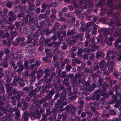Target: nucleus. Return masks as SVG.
Wrapping results in <instances>:
<instances>
[{
	"mask_svg": "<svg viewBox=\"0 0 121 121\" xmlns=\"http://www.w3.org/2000/svg\"><path fill=\"white\" fill-rule=\"evenodd\" d=\"M99 36L100 37L102 38L104 36L106 37L107 34H111L112 33V31L111 29H109L108 30L104 29V30H99Z\"/></svg>",
	"mask_w": 121,
	"mask_h": 121,
	"instance_id": "f257e3e1",
	"label": "nucleus"
},
{
	"mask_svg": "<svg viewBox=\"0 0 121 121\" xmlns=\"http://www.w3.org/2000/svg\"><path fill=\"white\" fill-rule=\"evenodd\" d=\"M8 14L9 17L8 18V21L9 22L12 23L13 21L14 20L16 19V16L13 11H9L8 13Z\"/></svg>",
	"mask_w": 121,
	"mask_h": 121,
	"instance_id": "f03ea898",
	"label": "nucleus"
},
{
	"mask_svg": "<svg viewBox=\"0 0 121 121\" xmlns=\"http://www.w3.org/2000/svg\"><path fill=\"white\" fill-rule=\"evenodd\" d=\"M113 57H114L112 56V60H111V61L108 62L107 64V65L108 66V70L110 71H112L114 66L113 62L115 61L114 60V58Z\"/></svg>",
	"mask_w": 121,
	"mask_h": 121,
	"instance_id": "7ed1b4c3",
	"label": "nucleus"
},
{
	"mask_svg": "<svg viewBox=\"0 0 121 121\" xmlns=\"http://www.w3.org/2000/svg\"><path fill=\"white\" fill-rule=\"evenodd\" d=\"M21 80L19 78L18 76H16L15 77V78L13 82V84L14 85H17V82H18L19 85H20L21 86H23L24 85V84H22L20 82Z\"/></svg>",
	"mask_w": 121,
	"mask_h": 121,
	"instance_id": "20e7f679",
	"label": "nucleus"
},
{
	"mask_svg": "<svg viewBox=\"0 0 121 121\" xmlns=\"http://www.w3.org/2000/svg\"><path fill=\"white\" fill-rule=\"evenodd\" d=\"M75 30L74 29H72L71 30L68 31L67 33V36L71 39L75 38Z\"/></svg>",
	"mask_w": 121,
	"mask_h": 121,
	"instance_id": "39448f33",
	"label": "nucleus"
},
{
	"mask_svg": "<svg viewBox=\"0 0 121 121\" xmlns=\"http://www.w3.org/2000/svg\"><path fill=\"white\" fill-rule=\"evenodd\" d=\"M58 43H56V44L52 47V49L55 55H57L60 53V51L58 49Z\"/></svg>",
	"mask_w": 121,
	"mask_h": 121,
	"instance_id": "423d86ee",
	"label": "nucleus"
},
{
	"mask_svg": "<svg viewBox=\"0 0 121 121\" xmlns=\"http://www.w3.org/2000/svg\"><path fill=\"white\" fill-rule=\"evenodd\" d=\"M5 87L7 90V92L8 93H9V95L11 96L12 95L11 92V89L12 88L11 86H10V84H6L5 85Z\"/></svg>",
	"mask_w": 121,
	"mask_h": 121,
	"instance_id": "0eeeda50",
	"label": "nucleus"
},
{
	"mask_svg": "<svg viewBox=\"0 0 121 121\" xmlns=\"http://www.w3.org/2000/svg\"><path fill=\"white\" fill-rule=\"evenodd\" d=\"M44 73L45 75L43 77V79L44 80H46L47 78L49 76L50 72L49 69H47L44 71Z\"/></svg>",
	"mask_w": 121,
	"mask_h": 121,
	"instance_id": "6e6552de",
	"label": "nucleus"
},
{
	"mask_svg": "<svg viewBox=\"0 0 121 121\" xmlns=\"http://www.w3.org/2000/svg\"><path fill=\"white\" fill-rule=\"evenodd\" d=\"M83 2V0H78V2L77 4L75 2L74 3V5L75 8H81V7H79V6H80L82 4Z\"/></svg>",
	"mask_w": 121,
	"mask_h": 121,
	"instance_id": "1a4fd4ad",
	"label": "nucleus"
},
{
	"mask_svg": "<svg viewBox=\"0 0 121 121\" xmlns=\"http://www.w3.org/2000/svg\"><path fill=\"white\" fill-rule=\"evenodd\" d=\"M15 25L16 26V28L17 29L18 28L20 29H21V26H25V24H24V23H22V22H17L15 23Z\"/></svg>",
	"mask_w": 121,
	"mask_h": 121,
	"instance_id": "9d476101",
	"label": "nucleus"
},
{
	"mask_svg": "<svg viewBox=\"0 0 121 121\" xmlns=\"http://www.w3.org/2000/svg\"><path fill=\"white\" fill-rule=\"evenodd\" d=\"M96 105V103L95 102L93 103L92 102H90L89 104L90 108H91V110L92 111H95V105Z\"/></svg>",
	"mask_w": 121,
	"mask_h": 121,
	"instance_id": "9b49d317",
	"label": "nucleus"
},
{
	"mask_svg": "<svg viewBox=\"0 0 121 121\" xmlns=\"http://www.w3.org/2000/svg\"><path fill=\"white\" fill-rule=\"evenodd\" d=\"M29 9L30 11L32 12L35 11V6L33 4H29Z\"/></svg>",
	"mask_w": 121,
	"mask_h": 121,
	"instance_id": "f8f14e48",
	"label": "nucleus"
},
{
	"mask_svg": "<svg viewBox=\"0 0 121 121\" xmlns=\"http://www.w3.org/2000/svg\"><path fill=\"white\" fill-rule=\"evenodd\" d=\"M4 50L5 51V54L7 56V57L8 58H9L10 57V51L9 50L8 48H6L4 49Z\"/></svg>",
	"mask_w": 121,
	"mask_h": 121,
	"instance_id": "ddd939ff",
	"label": "nucleus"
},
{
	"mask_svg": "<svg viewBox=\"0 0 121 121\" xmlns=\"http://www.w3.org/2000/svg\"><path fill=\"white\" fill-rule=\"evenodd\" d=\"M66 97L65 96H62L61 98V99L60 100L61 102H64V103H62L63 106L64 105H67V103L66 102Z\"/></svg>",
	"mask_w": 121,
	"mask_h": 121,
	"instance_id": "4468645a",
	"label": "nucleus"
},
{
	"mask_svg": "<svg viewBox=\"0 0 121 121\" xmlns=\"http://www.w3.org/2000/svg\"><path fill=\"white\" fill-rule=\"evenodd\" d=\"M0 65H3V67L5 68L8 66V64L6 60H4L0 63Z\"/></svg>",
	"mask_w": 121,
	"mask_h": 121,
	"instance_id": "2eb2a0df",
	"label": "nucleus"
},
{
	"mask_svg": "<svg viewBox=\"0 0 121 121\" xmlns=\"http://www.w3.org/2000/svg\"><path fill=\"white\" fill-rule=\"evenodd\" d=\"M30 114L29 113L26 114L25 112L24 114H23V116L24 118V121H28V117L30 116Z\"/></svg>",
	"mask_w": 121,
	"mask_h": 121,
	"instance_id": "dca6fc26",
	"label": "nucleus"
},
{
	"mask_svg": "<svg viewBox=\"0 0 121 121\" xmlns=\"http://www.w3.org/2000/svg\"><path fill=\"white\" fill-rule=\"evenodd\" d=\"M68 80L65 79L62 82L63 83L64 85H65V86L69 87L70 86V85L68 82Z\"/></svg>",
	"mask_w": 121,
	"mask_h": 121,
	"instance_id": "f3484780",
	"label": "nucleus"
},
{
	"mask_svg": "<svg viewBox=\"0 0 121 121\" xmlns=\"http://www.w3.org/2000/svg\"><path fill=\"white\" fill-rule=\"evenodd\" d=\"M50 7V4L49 5L48 4L45 3H43L41 5V7L42 8L45 9L47 8L48 9H49Z\"/></svg>",
	"mask_w": 121,
	"mask_h": 121,
	"instance_id": "a211bd4d",
	"label": "nucleus"
},
{
	"mask_svg": "<svg viewBox=\"0 0 121 121\" xmlns=\"http://www.w3.org/2000/svg\"><path fill=\"white\" fill-rule=\"evenodd\" d=\"M83 34L82 33H81L80 34H78L76 36H75V37L77 38H79V39L81 41L83 39Z\"/></svg>",
	"mask_w": 121,
	"mask_h": 121,
	"instance_id": "6ab92c4d",
	"label": "nucleus"
},
{
	"mask_svg": "<svg viewBox=\"0 0 121 121\" xmlns=\"http://www.w3.org/2000/svg\"><path fill=\"white\" fill-rule=\"evenodd\" d=\"M20 113V111H17V112H16L15 113V117L16 119L19 120V118L21 116Z\"/></svg>",
	"mask_w": 121,
	"mask_h": 121,
	"instance_id": "aec40b11",
	"label": "nucleus"
},
{
	"mask_svg": "<svg viewBox=\"0 0 121 121\" xmlns=\"http://www.w3.org/2000/svg\"><path fill=\"white\" fill-rule=\"evenodd\" d=\"M62 33L61 32H60L59 31H57L54 32V35L58 37V38H60L62 37V36H61Z\"/></svg>",
	"mask_w": 121,
	"mask_h": 121,
	"instance_id": "412c9836",
	"label": "nucleus"
},
{
	"mask_svg": "<svg viewBox=\"0 0 121 121\" xmlns=\"http://www.w3.org/2000/svg\"><path fill=\"white\" fill-rule=\"evenodd\" d=\"M98 48V47L95 45H93L90 49L91 51L92 52H94L95 50H97Z\"/></svg>",
	"mask_w": 121,
	"mask_h": 121,
	"instance_id": "4be33fe9",
	"label": "nucleus"
},
{
	"mask_svg": "<svg viewBox=\"0 0 121 121\" xmlns=\"http://www.w3.org/2000/svg\"><path fill=\"white\" fill-rule=\"evenodd\" d=\"M82 50L81 49H79L77 53V56L79 57L82 56Z\"/></svg>",
	"mask_w": 121,
	"mask_h": 121,
	"instance_id": "5701e85b",
	"label": "nucleus"
},
{
	"mask_svg": "<svg viewBox=\"0 0 121 121\" xmlns=\"http://www.w3.org/2000/svg\"><path fill=\"white\" fill-rule=\"evenodd\" d=\"M92 25L91 22H87L86 24V27L85 28V30L86 31L88 29V28Z\"/></svg>",
	"mask_w": 121,
	"mask_h": 121,
	"instance_id": "b1692460",
	"label": "nucleus"
},
{
	"mask_svg": "<svg viewBox=\"0 0 121 121\" xmlns=\"http://www.w3.org/2000/svg\"><path fill=\"white\" fill-rule=\"evenodd\" d=\"M28 106V104L27 103H24L22 107V109L24 110L27 108Z\"/></svg>",
	"mask_w": 121,
	"mask_h": 121,
	"instance_id": "393cba45",
	"label": "nucleus"
},
{
	"mask_svg": "<svg viewBox=\"0 0 121 121\" xmlns=\"http://www.w3.org/2000/svg\"><path fill=\"white\" fill-rule=\"evenodd\" d=\"M34 92V90H33L30 92H29V91H27L26 93L28 94V95L29 96V97L31 98Z\"/></svg>",
	"mask_w": 121,
	"mask_h": 121,
	"instance_id": "a878e982",
	"label": "nucleus"
},
{
	"mask_svg": "<svg viewBox=\"0 0 121 121\" xmlns=\"http://www.w3.org/2000/svg\"><path fill=\"white\" fill-rule=\"evenodd\" d=\"M11 34L12 36H13V37H15L17 35V31H11Z\"/></svg>",
	"mask_w": 121,
	"mask_h": 121,
	"instance_id": "bb28decb",
	"label": "nucleus"
},
{
	"mask_svg": "<svg viewBox=\"0 0 121 121\" xmlns=\"http://www.w3.org/2000/svg\"><path fill=\"white\" fill-rule=\"evenodd\" d=\"M71 68V66L69 64L65 66V69L68 71H69Z\"/></svg>",
	"mask_w": 121,
	"mask_h": 121,
	"instance_id": "cd10ccee",
	"label": "nucleus"
},
{
	"mask_svg": "<svg viewBox=\"0 0 121 121\" xmlns=\"http://www.w3.org/2000/svg\"><path fill=\"white\" fill-rule=\"evenodd\" d=\"M10 64L14 69H16L17 67V65H15V63L13 62H11L10 63Z\"/></svg>",
	"mask_w": 121,
	"mask_h": 121,
	"instance_id": "c85d7f7f",
	"label": "nucleus"
},
{
	"mask_svg": "<svg viewBox=\"0 0 121 121\" xmlns=\"http://www.w3.org/2000/svg\"><path fill=\"white\" fill-rule=\"evenodd\" d=\"M14 97L16 98L17 100L19 99L20 98V96L19 93H18L14 94Z\"/></svg>",
	"mask_w": 121,
	"mask_h": 121,
	"instance_id": "c756f323",
	"label": "nucleus"
},
{
	"mask_svg": "<svg viewBox=\"0 0 121 121\" xmlns=\"http://www.w3.org/2000/svg\"><path fill=\"white\" fill-rule=\"evenodd\" d=\"M17 42L18 43H19L21 42H22L24 41V39L23 38H17Z\"/></svg>",
	"mask_w": 121,
	"mask_h": 121,
	"instance_id": "7c9ffc66",
	"label": "nucleus"
},
{
	"mask_svg": "<svg viewBox=\"0 0 121 121\" xmlns=\"http://www.w3.org/2000/svg\"><path fill=\"white\" fill-rule=\"evenodd\" d=\"M99 79L98 80V83L100 85H101V83L103 82V79L101 78L100 76H99L98 77Z\"/></svg>",
	"mask_w": 121,
	"mask_h": 121,
	"instance_id": "2f4dec72",
	"label": "nucleus"
},
{
	"mask_svg": "<svg viewBox=\"0 0 121 121\" xmlns=\"http://www.w3.org/2000/svg\"><path fill=\"white\" fill-rule=\"evenodd\" d=\"M42 59L43 60L45 61L47 63H49L50 61V60L49 59H48V57H44L42 58Z\"/></svg>",
	"mask_w": 121,
	"mask_h": 121,
	"instance_id": "473e14b6",
	"label": "nucleus"
},
{
	"mask_svg": "<svg viewBox=\"0 0 121 121\" xmlns=\"http://www.w3.org/2000/svg\"><path fill=\"white\" fill-rule=\"evenodd\" d=\"M45 31L46 33L45 34L46 35H48L52 33L51 30H49V29H45Z\"/></svg>",
	"mask_w": 121,
	"mask_h": 121,
	"instance_id": "72a5a7b5",
	"label": "nucleus"
},
{
	"mask_svg": "<svg viewBox=\"0 0 121 121\" xmlns=\"http://www.w3.org/2000/svg\"><path fill=\"white\" fill-rule=\"evenodd\" d=\"M13 4V3L10 2H8V3L6 4V6L7 7L10 8L12 7Z\"/></svg>",
	"mask_w": 121,
	"mask_h": 121,
	"instance_id": "f704fd0d",
	"label": "nucleus"
},
{
	"mask_svg": "<svg viewBox=\"0 0 121 121\" xmlns=\"http://www.w3.org/2000/svg\"><path fill=\"white\" fill-rule=\"evenodd\" d=\"M28 19V17H25L24 18L23 20V22H22V23H24V24H26L27 25V19Z\"/></svg>",
	"mask_w": 121,
	"mask_h": 121,
	"instance_id": "c9c22d12",
	"label": "nucleus"
},
{
	"mask_svg": "<svg viewBox=\"0 0 121 121\" xmlns=\"http://www.w3.org/2000/svg\"><path fill=\"white\" fill-rule=\"evenodd\" d=\"M83 51L85 53L90 54V48H85L84 49H83Z\"/></svg>",
	"mask_w": 121,
	"mask_h": 121,
	"instance_id": "e433bc0d",
	"label": "nucleus"
},
{
	"mask_svg": "<svg viewBox=\"0 0 121 121\" xmlns=\"http://www.w3.org/2000/svg\"><path fill=\"white\" fill-rule=\"evenodd\" d=\"M58 3L56 2H55L54 3H51L50 4V7L51 6L53 7H56L58 6Z\"/></svg>",
	"mask_w": 121,
	"mask_h": 121,
	"instance_id": "4c0bfd02",
	"label": "nucleus"
},
{
	"mask_svg": "<svg viewBox=\"0 0 121 121\" xmlns=\"http://www.w3.org/2000/svg\"><path fill=\"white\" fill-rule=\"evenodd\" d=\"M0 36L2 38H4L5 36V35L2 30L0 31Z\"/></svg>",
	"mask_w": 121,
	"mask_h": 121,
	"instance_id": "58836bf2",
	"label": "nucleus"
},
{
	"mask_svg": "<svg viewBox=\"0 0 121 121\" xmlns=\"http://www.w3.org/2000/svg\"><path fill=\"white\" fill-rule=\"evenodd\" d=\"M56 43H58L56 42H52V43H48L47 45L49 47H50L52 46V45H55L56 44Z\"/></svg>",
	"mask_w": 121,
	"mask_h": 121,
	"instance_id": "ea45409f",
	"label": "nucleus"
},
{
	"mask_svg": "<svg viewBox=\"0 0 121 121\" xmlns=\"http://www.w3.org/2000/svg\"><path fill=\"white\" fill-rule=\"evenodd\" d=\"M65 16L68 18H70L72 17L73 16L72 15V13H67L65 15Z\"/></svg>",
	"mask_w": 121,
	"mask_h": 121,
	"instance_id": "a19ab883",
	"label": "nucleus"
},
{
	"mask_svg": "<svg viewBox=\"0 0 121 121\" xmlns=\"http://www.w3.org/2000/svg\"><path fill=\"white\" fill-rule=\"evenodd\" d=\"M29 20L32 23H34L35 22V20H34L33 17H29Z\"/></svg>",
	"mask_w": 121,
	"mask_h": 121,
	"instance_id": "79ce46f5",
	"label": "nucleus"
},
{
	"mask_svg": "<svg viewBox=\"0 0 121 121\" xmlns=\"http://www.w3.org/2000/svg\"><path fill=\"white\" fill-rule=\"evenodd\" d=\"M68 99L71 101L75 100L76 99V97L74 96L69 98Z\"/></svg>",
	"mask_w": 121,
	"mask_h": 121,
	"instance_id": "37998d69",
	"label": "nucleus"
},
{
	"mask_svg": "<svg viewBox=\"0 0 121 121\" xmlns=\"http://www.w3.org/2000/svg\"><path fill=\"white\" fill-rule=\"evenodd\" d=\"M45 17V15L44 14H41L39 15L38 17V19L39 20L44 19Z\"/></svg>",
	"mask_w": 121,
	"mask_h": 121,
	"instance_id": "c03bdc74",
	"label": "nucleus"
},
{
	"mask_svg": "<svg viewBox=\"0 0 121 121\" xmlns=\"http://www.w3.org/2000/svg\"><path fill=\"white\" fill-rule=\"evenodd\" d=\"M72 106V105H68V106L66 107L64 109V110H66L67 111L68 110L70 109L71 107Z\"/></svg>",
	"mask_w": 121,
	"mask_h": 121,
	"instance_id": "a18cd8bd",
	"label": "nucleus"
},
{
	"mask_svg": "<svg viewBox=\"0 0 121 121\" xmlns=\"http://www.w3.org/2000/svg\"><path fill=\"white\" fill-rule=\"evenodd\" d=\"M66 72L65 71L62 72L61 73V75L60 76V77L62 78H63L64 77H65L66 75Z\"/></svg>",
	"mask_w": 121,
	"mask_h": 121,
	"instance_id": "49530a36",
	"label": "nucleus"
},
{
	"mask_svg": "<svg viewBox=\"0 0 121 121\" xmlns=\"http://www.w3.org/2000/svg\"><path fill=\"white\" fill-rule=\"evenodd\" d=\"M17 64L19 68H23V67L22 65V62L21 61L19 62Z\"/></svg>",
	"mask_w": 121,
	"mask_h": 121,
	"instance_id": "de8ad7c7",
	"label": "nucleus"
},
{
	"mask_svg": "<svg viewBox=\"0 0 121 121\" xmlns=\"http://www.w3.org/2000/svg\"><path fill=\"white\" fill-rule=\"evenodd\" d=\"M95 56V54L94 53H92L90 56V59L92 60H94V58Z\"/></svg>",
	"mask_w": 121,
	"mask_h": 121,
	"instance_id": "09e8293b",
	"label": "nucleus"
},
{
	"mask_svg": "<svg viewBox=\"0 0 121 121\" xmlns=\"http://www.w3.org/2000/svg\"><path fill=\"white\" fill-rule=\"evenodd\" d=\"M66 28V26L65 25H62L60 29V32H62V30H63L65 28Z\"/></svg>",
	"mask_w": 121,
	"mask_h": 121,
	"instance_id": "8fccbe9b",
	"label": "nucleus"
},
{
	"mask_svg": "<svg viewBox=\"0 0 121 121\" xmlns=\"http://www.w3.org/2000/svg\"><path fill=\"white\" fill-rule=\"evenodd\" d=\"M37 72V71L36 70H35L34 71L31 72L30 73L32 77L35 76V74Z\"/></svg>",
	"mask_w": 121,
	"mask_h": 121,
	"instance_id": "3c124183",
	"label": "nucleus"
},
{
	"mask_svg": "<svg viewBox=\"0 0 121 121\" xmlns=\"http://www.w3.org/2000/svg\"><path fill=\"white\" fill-rule=\"evenodd\" d=\"M24 16V14L23 13H18L17 15V17L18 18L22 17Z\"/></svg>",
	"mask_w": 121,
	"mask_h": 121,
	"instance_id": "603ef678",
	"label": "nucleus"
},
{
	"mask_svg": "<svg viewBox=\"0 0 121 121\" xmlns=\"http://www.w3.org/2000/svg\"><path fill=\"white\" fill-rule=\"evenodd\" d=\"M63 107V106H60L59 107L57 108V110L58 112H61L63 111V110L62 109V108Z\"/></svg>",
	"mask_w": 121,
	"mask_h": 121,
	"instance_id": "864d4df0",
	"label": "nucleus"
},
{
	"mask_svg": "<svg viewBox=\"0 0 121 121\" xmlns=\"http://www.w3.org/2000/svg\"><path fill=\"white\" fill-rule=\"evenodd\" d=\"M50 17L52 20L56 19V15L54 13H52L50 16Z\"/></svg>",
	"mask_w": 121,
	"mask_h": 121,
	"instance_id": "5fc2aeb1",
	"label": "nucleus"
},
{
	"mask_svg": "<svg viewBox=\"0 0 121 121\" xmlns=\"http://www.w3.org/2000/svg\"><path fill=\"white\" fill-rule=\"evenodd\" d=\"M113 51L112 50H109L107 52V55L109 56V55L112 54L113 53Z\"/></svg>",
	"mask_w": 121,
	"mask_h": 121,
	"instance_id": "6e6d98bb",
	"label": "nucleus"
},
{
	"mask_svg": "<svg viewBox=\"0 0 121 121\" xmlns=\"http://www.w3.org/2000/svg\"><path fill=\"white\" fill-rule=\"evenodd\" d=\"M30 89L31 90L32 89V88L31 87H29L28 88L26 87H25L23 88V90L24 91H28L30 90Z\"/></svg>",
	"mask_w": 121,
	"mask_h": 121,
	"instance_id": "4d7b16f0",
	"label": "nucleus"
},
{
	"mask_svg": "<svg viewBox=\"0 0 121 121\" xmlns=\"http://www.w3.org/2000/svg\"><path fill=\"white\" fill-rule=\"evenodd\" d=\"M94 70H97L99 69L97 63H95L94 67Z\"/></svg>",
	"mask_w": 121,
	"mask_h": 121,
	"instance_id": "13d9d810",
	"label": "nucleus"
},
{
	"mask_svg": "<svg viewBox=\"0 0 121 121\" xmlns=\"http://www.w3.org/2000/svg\"><path fill=\"white\" fill-rule=\"evenodd\" d=\"M102 53L100 51H98L96 53V56L97 57H100Z\"/></svg>",
	"mask_w": 121,
	"mask_h": 121,
	"instance_id": "bf43d9fd",
	"label": "nucleus"
},
{
	"mask_svg": "<svg viewBox=\"0 0 121 121\" xmlns=\"http://www.w3.org/2000/svg\"><path fill=\"white\" fill-rule=\"evenodd\" d=\"M70 55L71 57L73 58H74L75 57L76 55L73 52H70Z\"/></svg>",
	"mask_w": 121,
	"mask_h": 121,
	"instance_id": "052dcab7",
	"label": "nucleus"
},
{
	"mask_svg": "<svg viewBox=\"0 0 121 121\" xmlns=\"http://www.w3.org/2000/svg\"><path fill=\"white\" fill-rule=\"evenodd\" d=\"M88 55L86 53H85V54H84L83 55V58L85 59H87L88 58Z\"/></svg>",
	"mask_w": 121,
	"mask_h": 121,
	"instance_id": "680f3d73",
	"label": "nucleus"
},
{
	"mask_svg": "<svg viewBox=\"0 0 121 121\" xmlns=\"http://www.w3.org/2000/svg\"><path fill=\"white\" fill-rule=\"evenodd\" d=\"M59 20L61 22H64L66 21V19L64 17H61L59 18Z\"/></svg>",
	"mask_w": 121,
	"mask_h": 121,
	"instance_id": "e2e57ef3",
	"label": "nucleus"
},
{
	"mask_svg": "<svg viewBox=\"0 0 121 121\" xmlns=\"http://www.w3.org/2000/svg\"><path fill=\"white\" fill-rule=\"evenodd\" d=\"M23 69V68H19L17 70V71L18 73H22Z\"/></svg>",
	"mask_w": 121,
	"mask_h": 121,
	"instance_id": "0e129e2a",
	"label": "nucleus"
},
{
	"mask_svg": "<svg viewBox=\"0 0 121 121\" xmlns=\"http://www.w3.org/2000/svg\"><path fill=\"white\" fill-rule=\"evenodd\" d=\"M60 25V24L59 23L56 22L55 23V28L57 29H58V28L59 27Z\"/></svg>",
	"mask_w": 121,
	"mask_h": 121,
	"instance_id": "69168bd1",
	"label": "nucleus"
},
{
	"mask_svg": "<svg viewBox=\"0 0 121 121\" xmlns=\"http://www.w3.org/2000/svg\"><path fill=\"white\" fill-rule=\"evenodd\" d=\"M35 66V64H31V65L30 66L29 69L31 70H33Z\"/></svg>",
	"mask_w": 121,
	"mask_h": 121,
	"instance_id": "338daca9",
	"label": "nucleus"
},
{
	"mask_svg": "<svg viewBox=\"0 0 121 121\" xmlns=\"http://www.w3.org/2000/svg\"><path fill=\"white\" fill-rule=\"evenodd\" d=\"M70 62L69 60V59H66L64 60V62L65 64H69V63Z\"/></svg>",
	"mask_w": 121,
	"mask_h": 121,
	"instance_id": "774afa93",
	"label": "nucleus"
}]
</instances>
